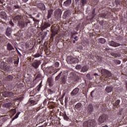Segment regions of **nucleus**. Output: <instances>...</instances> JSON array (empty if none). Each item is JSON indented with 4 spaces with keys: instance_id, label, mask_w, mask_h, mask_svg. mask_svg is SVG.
Wrapping results in <instances>:
<instances>
[{
    "instance_id": "5701e85b",
    "label": "nucleus",
    "mask_w": 127,
    "mask_h": 127,
    "mask_svg": "<svg viewBox=\"0 0 127 127\" xmlns=\"http://www.w3.org/2000/svg\"><path fill=\"white\" fill-rule=\"evenodd\" d=\"M98 42L99 43H101V44H104V43H106V39L104 38H100L98 39Z\"/></svg>"
},
{
    "instance_id": "680f3d73",
    "label": "nucleus",
    "mask_w": 127,
    "mask_h": 127,
    "mask_svg": "<svg viewBox=\"0 0 127 127\" xmlns=\"http://www.w3.org/2000/svg\"><path fill=\"white\" fill-rule=\"evenodd\" d=\"M56 35H54V34H51V38H53L54 36H55Z\"/></svg>"
},
{
    "instance_id": "6ab92c4d",
    "label": "nucleus",
    "mask_w": 127,
    "mask_h": 127,
    "mask_svg": "<svg viewBox=\"0 0 127 127\" xmlns=\"http://www.w3.org/2000/svg\"><path fill=\"white\" fill-rule=\"evenodd\" d=\"M72 3V0H66L64 2V6H69L70 4Z\"/></svg>"
},
{
    "instance_id": "c85d7f7f",
    "label": "nucleus",
    "mask_w": 127,
    "mask_h": 127,
    "mask_svg": "<svg viewBox=\"0 0 127 127\" xmlns=\"http://www.w3.org/2000/svg\"><path fill=\"white\" fill-rule=\"evenodd\" d=\"M63 117H64V120H65V121H68L69 120V117H68V116H67V114H66V112H65L63 114Z\"/></svg>"
},
{
    "instance_id": "a18cd8bd",
    "label": "nucleus",
    "mask_w": 127,
    "mask_h": 127,
    "mask_svg": "<svg viewBox=\"0 0 127 127\" xmlns=\"http://www.w3.org/2000/svg\"><path fill=\"white\" fill-rule=\"evenodd\" d=\"M6 32H11V29L10 28V27L7 28Z\"/></svg>"
},
{
    "instance_id": "338daca9",
    "label": "nucleus",
    "mask_w": 127,
    "mask_h": 127,
    "mask_svg": "<svg viewBox=\"0 0 127 127\" xmlns=\"http://www.w3.org/2000/svg\"><path fill=\"white\" fill-rule=\"evenodd\" d=\"M94 76H98L99 75L97 73H94Z\"/></svg>"
},
{
    "instance_id": "473e14b6",
    "label": "nucleus",
    "mask_w": 127,
    "mask_h": 127,
    "mask_svg": "<svg viewBox=\"0 0 127 127\" xmlns=\"http://www.w3.org/2000/svg\"><path fill=\"white\" fill-rule=\"evenodd\" d=\"M6 79L7 81H12V79H13V77L11 75H8Z\"/></svg>"
},
{
    "instance_id": "de8ad7c7",
    "label": "nucleus",
    "mask_w": 127,
    "mask_h": 127,
    "mask_svg": "<svg viewBox=\"0 0 127 127\" xmlns=\"http://www.w3.org/2000/svg\"><path fill=\"white\" fill-rule=\"evenodd\" d=\"M48 101V100H47V99H45V100H44V102H43V105H44V106H46Z\"/></svg>"
},
{
    "instance_id": "7ed1b4c3",
    "label": "nucleus",
    "mask_w": 127,
    "mask_h": 127,
    "mask_svg": "<svg viewBox=\"0 0 127 127\" xmlns=\"http://www.w3.org/2000/svg\"><path fill=\"white\" fill-rule=\"evenodd\" d=\"M66 62L68 64H74V63H78L79 62V59L77 58L68 56L66 58Z\"/></svg>"
},
{
    "instance_id": "72a5a7b5",
    "label": "nucleus",
    "mask_w": 127,
    "mask_h": 127,
    "mask_svg": "<svg viewBox=\"0 0 127 127\" xmlns=\"http://www.w3.org/2000/svg\"><path fill=\"white\" fill-rule=\"evenodd\" d=\"M33 56L35 57V58H38L41 56L42 57V56H41L39 53H36L35 55H34Z\"/></svg>"
},
{
    "instance_id": "f03ea898",
    "label": "nucleus",
    "mask_w": 127,
    "mask_h": 127,
    "mask_svg": "<svg viewBox=\"0 0 127 127\" xmlns=\"http://www.w3.org/2000/svg\"><path fill=\"white\" fill-rule=\"evenodd\" d=\"M99 71L101 73V75L104 76V77H108L109 78H111V77L112 76V73L110 71L105 68H100Z\"/></svg>"
},
{
    "instance_id": "603ef678",
    "label": "nucleus",
    "mask_w": 127,
    "mask_h": 127,
    "mask_svg": "<svg viewBox=\"0 0 127 127\" xmlns=\"http://www.w3.org/2000/svg\"><path fill=\"white\" fill-rule=\"evenodd\" d=\"M57 12H58V13H59V14H62V12L61 11V9H58L57 10Z\"/></svg>"
},
{
    "instance_id": "864d4df0",
    "label": "nucleus",
    "mask_w": 127,
    "mask_h": 127,
    "mask_svg": "<svg viewBox=\"0 0 127 127\" xmlns=\"http://www.w3.org/2000/svg\"><path fill=\"white\" fill-rule=\"evenodd\" d=\"M10 33H11L10 32H6V36H8V37L10 36Z\"/></svg>"
},
{
    "instance_id": "4468645a",
    "label": "nucleus",
    "mask_w": 127,
    "mask_h": 127,
    "mask_svg": "<svg viewBox=\"0 0 127 127\" xmlns=\"http://www.w3.org/2000/svg\"><path fill=\"white\" fill-rule=\"evenodd\" d=\"M71 15L70 13V11L67 10L64 12V14L63 16V19H66L68 17H69Z\"/></svg>"
},
{
    "instance_id": "5fc2aeb1",
    "label": "nucleus",
    "mask_w": 127,
    "mask_h": 127,
    "mask_svg": "<svg viewBox=\"0 0 127 127\" xmlns=\"http://www.w3.org/2000/svg\"><path fill=\"white\" fill-rule=\"evenodd\" d=\"M9 24L11 25V26H12L13 27V26H14V24L13 23V22H12V21H11L9 22Z\"/></svg>"
},
{
    "instance_id": "37998d69",
    "label": "nucleus",
    "mask_w": 127,
    "mask_h": 127,
    "mask_svg": "<svg viewBox=\"0 0 127 127\" xmlns=\"http://www.w3.org/2000/svg\"><path fill=\"white\" fill-rule=\"evenodd\" d=\"M30 23H31V21H30V20H27V21L25 22L26 26H27V25H28V24Z\"/></svg>"
},
{
    "instance_id": "b1692460",
    "label": "nucleus",
    "mask_w": 127,
    "mask_h": 127,
    "mask_svg": "<svg viewBox=\"0 0 127 127\" xmlns=\"http://www.w3.org/2000/svg\"><path fill=\"white\" fill-rule=\"evenodd\" d=\"M6 95H7L8 97H13V96H14V93H13V92H12L8 91L6 93Z\"/></svg>"
},
{
    "instance_id": "ddd939ff",
    "label": "nucleus",
    "mask_w": 127,
    "mask_h": 127,
    "mask_svg": "<svg viewBox=\"0 0 127 127\" xmlns=\"http://www.w3.org/2000/svg\"><path fill=\"white\" fill-rule=\"evenodd\" d=\"M18 26L20 28H24L25 26V22L23 21H19L18 22Z\"/></svg>"
},
{
    "instance_id": "8fccbe9b",
    "label": "nucleus",
    "mask_w": 127,
    "mask_h": 127,
    "mask_svg": "<svg viewBox=\"0 0 127 127\" xmlns=\"http://www.w3.org/2000/svg\"><path fill=\"white\" fill-rule=\"evenodd\" d=\"M115 63L116 64H121V61L117 60L115 61Z\"/></svg>"
},
{
    "instance_id": "c9c22d12",
    "label": "nucleus",
    "mask_w": 127,
    "mask_h": 127,
    "mask_svg": "<svg viewBox=\"0 0 127 127\" xmlns=\"http://www.w3.org/2000/svg\"><path fill=\"white\" fill-rule=\"evenodd\" d=\"M42 82H41L39 84L38 86V91H40V89H41V87H42Z\"/></svg>"
},
{
    "instance_id": "6e6552de",
    "label": "nucleus",
    "mask_w": 127,
    "mask_h": 127,
    "mask_svg": "<svg viewBox=\"0 0 127 127\" xmlns=\"http://www.w3.org/2000/svg\"><path fill=\"white\" fill-rule=\"evenodd\" d=\"M41 64L40 61H35L32 64V66L35 68V69H37L39 67V65Z\"/></svg>"
},
{
    "instance_id": "9d476101",
    "label": "nucleus",
    "mask_w": 127,
    "mask_h": 127,
    "mask_svg": "<svg viewBox=\"0 0 127 127\" xmlns=\"http://www.w3.org/2000/svg\"><path fill=\"white\" fill-rule=\"evenodd\" d=\"M13 105V103L12 102H8L4 103L2 105L3 108H6V109H9V108H11Z\"/></svg>"
},
{
    "instance_id": "412c9836",
    "label": "nucleus",
    "mask_w": 127,
    "mask_h": 127,
    "mask_svg": "<svg viewBox=\"0 0 127 127\" xmlns=\"http://www.w3.org/2000/svg\"><path fill=\"white\" fill-rule=\"evenodd\" d=\"M19 115H20V112H17V114L15 115V116L12 118L10 121V123H12V122H13L14 120H16V119H17Z\"/></svg>"
},
{
    "instance_id": "13d9d810",
    "label": "nucleus",
    "mask_w": 127,
    "mask_h": 127,
    "mask_svg": "<svg viewBox=\"0 0 127 127\" xmlns=\"http://www.w3.org/2000/svg\"><path fill=\"white\" fill-rule=\"evenodd\" d=\"M112 55L114 56L115 57H117V56H118L117 54L115 53H112Z\"/></svg>"
},
{
    "instance_id": "052dcab7",
    "label": "nucleus",
    "mask_w": 127,
    "mask_h": 127,
    "mask_svg": "<svg viewBox=\"0 0 127 127\" xmlns=\"http://www.w3.org/2000/svg\"><path fill=\"white\" fill-rule=\"evenodd\" d=\"M77 38H78V37L77 36H76L74 38V40H75V41H77V40H78V39H77Z\"/></svg>"
},
{
    "instance_id": "e433bc0d",
    "label": "nucleus",
    "mask_w": 127,
    "mask_h": 127,
    "mask_svg": "<svg viewBox=\"0 0 127 127\" xmlns=\"http://www.w3.org/2000/svg\"><path fill=\"white\" fill-rule=\"evenodd\" d=\"M115 2L116 5H121V0H116Z\"/></svg>"
},
{
    "instance_id": "09e8293b",
    "label": "nucleus",
    "mask_w": 127,
    "mask_h": 127,
    "mask_svg": "<svg viewBox=\"0 0 127 127\" xmlns=\"http://www.w3.org/2000/svg\"><path fill=\"white\" fill-rule=\"evenodd\" d=\"M75 68H76V69H77V70H79V69H81V65L78 64V65H76V67H75Z\"/></svg>"
},
{
    "instance_id": "4c0bfd02",
    "label": "nucleus",
    "mask_w": 127,
    "mask_h": 127,
    "mask_svg": "<svg viewBox=\"0 0 127 127\" xmlns=\"http://www.w3.org/2000/svg\"><path fill=\"white\" fill-rule=\"evenodd\" d=\"M18 63H19V58H18L16 61L14 62L15 65H18Z\"/></svg>"
},
{
    "instance_id": "39448f33",
    "label": "nucleus",
    "mask_w": 127,
    "mask_h": 127,
    "mask_svg": "<svg viewBox=\"0 0 127 127\" xmlns=\"http://www.w3.org/2000/svg\"><path fill=\"white\" fill-rule=\"evenodd\" d=\"M85 110L88 114H91L94 110V107H93V105L90 104L86 106Z\"/></svg>"
},
{
    "instance_id": "2f4dec72",
    "label": "nucleus",
    "mask_w": 127,
    "mask_h": 127,
    "mask_svg": "<svg viewBox=\"0 0 127 127\" xmlns=\"http://www.w3.org/2000/svg\"><path fill=\"white\" fill-rule=\"evenodd\" d=\"M80 2L82 3V5L84 6V5L87 4V0H80Z\"/></svg>"
},
{
    "instance_id": "bb28decb",
    "label": "nucleus",
    "mask_w": 127,
    "mask_h": 127,
    "mask_svg": "<svg viewBox=\"0 0 127 127\" xmlns=\"http://www.w3.org/2000/svg\"><path fill=\"white\" fill-rule=\"evenodd\" d=\"M88 71V67L86 66H84L81 69V72L85 73V72H87Z\"/></svg>"
},
{
    "instance_id": "ea45409f",
    "label": "nucleus",
    "mask_w": 127,
    "mask_h": 127,
    "mask_svg": "<svg viewBox=\"0 0 127 127\" xmlns=\"http://www.w3.org/2000/svg\"><path fill=\"white\" fill-rule=\"evenodd\" d=\"M47 82L49 84H51V83H52V78H51V77H49L48 78Z\"/></svg>"
},
{
    "instance_id": "69168bd1",
    "label": "nucleus",
    "mask_w": 127,
    "mask_h": 127,
    "mask_svg": "<svg viewBox=\"0 0 127 127\" xmlns=\"http://www.w3.org/2000/svg\"><path fill=\"white\" fill-rule=\"evenodd\" d=\"M125 85H126V87H127V81H125Z\"/></svg>"
},
{
    "instance_id": "7c9ffc66",
    "label": "nucleus",
    "mask_w": 127,
    "mask_h": 127,
    "mask_svg": "<svg viewBox=\"0 0 127 127\" xmlns=\"http://www.w3.org/2000/svg\"><path fill=\"white\" fill-rule=\"evenodd\" d=\"M96 9L95 8H93L92 11V18H94V17H95V16H96Z\"/></svg>"
},
{
    "instance_id": "dca6fc26",
    "label": "nucleus",
    "mask_w": 127,
    "mask_h": 127,
    "mask_svg": "<svg viewBox=\"0 0 127 127\" xmlns=\"http://www.w3.org/2000/svg\"><path fill=\"white\" fill-rule=\"evenodd\" d=\"M6 13L4 11H2L0 13V17L2 19H6Z\"/></svg>"
},
{
    "instance_id": "cd10ccee",
    "label": "nucleus",
    "mask_w": 127,
    "mask_h": 127,
    "mask_svg": "<svg viewBox=\"0 0 127 127\" xmlns=\"http://www.w3.org/2000/svg\"><path fill=\"white\" fill-rule=\"evenodd\" d=\"M62 71H61V72L56 77L55 80L56 81H58L59 79H60V77H61V75H62Z\"/></svg>"
},
{
    "instance_id": "3c124183",
    "label": "nucleus",
    "mask_w": 127,
    "mask_h": 127,
    "mask_svg": "<svg viewBox=\"0 0 127 127\" xmlns=\"http://www.w3.org/2000/svg\"><path fill=\"white\" fill-rule=\"evenodd\" d=\"M12 112L14 115H15L16 114V109H12Z\"/></svg>"
},
{
    "instance_id": "4be33fe9",
    "label": "nucleus",
    "mask_w": 127,
    "mask_h": 127,
    "mask_svg": "<svg viewBox=\"0 0 127 127\" xmlns=\"http://www.w3.org/2000/svg\"><path fill=\"white\" fill-rule=\"evenodd\" d=\"M13 19L15 21H18V22L19 21H20V19H21V17H20V15H17L14 17Z\"/></svg>"
},
{
    "instance_id": "423d86ee",
    "label": "nucleus",
    "mask_w": 127,
    "mask_h": 127,
    "mask_svg": "<svg viewBox=\"0 0 127 127\" xmlns=\"http://www.w3.org/2000/svg\"><path fill=\"white\" fill-rule=\"evenodd\" d=\"M38 98H36L30 99L28 101V103L29 105H31V106H34V105H36L37 103H38Z\"/></svg>"
},
{
    "instance_id": "393cba45",
    "label": "nucleus",
    "mask_w": 127,
    "mask_h": 127,
    "mask_svg": "<svg viewBox=\"0 0 127 127\" xmlns=\"http://www.w3.org/2000/svg\"><path fill=\"white\" fill-rule=\"evenodd\" d=\"M52 34H54V35H56L57 33H58V30L56 29H51Z\"/></svg>"
},
{
    "instance_id": "c756f323",
    "label": "nucleus",
    "mask_w": 127,
    "mask_h": 127,
    "mask_svg": "<svg viewBox=\"0 0 127 127\" xmlns=\"http://www.w3.org/2000/svg\"><path fill=\"white\" fill-rule=\"evenodd\" d=\"M29 18H31V19H33V21H34V22H38V20H37V19L34 18V17H33V16H32V15H29Z\"/></svg>"
},
{
    "instance_id": "1a4fd4ad",
    "label": "nucleus",
    "mask_w": 127,
    "mask_h": 127,
    "mask_svg": "<svg viewBox=\"0 0 127 127\" xmlns=\"http://www.w3.org/2000/svg\"><path fill=\"white\" fill-rule=\"evenodd\" d=\"M113 90H114V86L112 85H108L105 88L106 92L108 93H112Z\"/></svg>"
},
{
    "instance_id": "f704fd0d",
    "label": "nucleus",
    "mask_w": 127,
    "mask_h": 127,
    "mask_svg": "<svg viewBox=\"0 0 127 127\" xmlns=\"http://www.w3.org/2000/svg\"><path fill=\"white\" fill-rule=\"evenodd\" d=\"M7 62H8V63H12V62H13V60L12 59V58H9L7 59Z\"/></svg>"
},
{
    "instance_id": "c03bdc74",
    "label": "nucleus",
    "mask_w": 127,
    "mask_h": 127,
    "mask_svg": "<svg viewBox=\"0 0 127 127\" xmlns=\"http://www.w3.org/2000/svg\"><path fill=\"white\" fill-rule=\"evenodd\" d=\"M86 77H87V79H88V80H92V78L90 76V74L89 73H88L86 75Z\"/></svg>"
},
{
    "instance_id": "774afa93",
    "label": "nucleus",
    "mask_w": 127,
    "mask_h": 127,
    "mask_svg": "<svg viewBox=\"0 0 127 127\" xmlns=\"http://www.w3.org/2000/svg\"><path fill=\"white\" fill-rule=\"evenodd\" d=\"M75 0L76 2V3H77V2H79V0Z\"/></svg>"
},
{
    "instance_id": "9b49d317",
    "label": "nucleus",
    "mask_w": 127,
    "mask_h": 127,
    "mask_svg": "<svg viewBox=\"0 0 127 127\" xmlns=\"http://www.w3.org/2000/svg\"><path fill=\"white\" fill-rule=\"evenodd\" d=\"M79 91H80V89L78 88H74L70 93L71 96L74 97V96H75L79 93Z\"/></svg>"
},
{
    "instance_id": "f8f14e48",
    "label": "nucleus",
    "mask_w": 127,
    "mask_h": 127,
    "mask_svg": "<svg viewBox=\"0 0 127 127\" xmlns=\"http://www.w3.org/2000/svg\"><path fill=\"white\" fill-rule=\"evenodd\" d=\"M108 44L109 45H110V46H112L113 47H118V46H120V45H121L120 44L116 43L113 41H111V42H109Z\"/></svg>"
},
{
    "instance_id": "6e6d98bb",
    "label": "nucleus",
    "mask_w": 127,
    "mask_h": 127,
    "mask_svg": "<svg viewBox=\"0 0 127 127\" xmlns=\"http://www.w3.org/2000/svg\"><path fill=\"white\" fill-rule=\"evenodd\" d=\"M95 93V90H93L91 91V96L92 97V98H93L94 97V95H93V93Z\"/></svg>"
},
{
    "instance_id": "79ce46f5",
    "label": "nucleus",
    "mask_w": 127,
    "mask_h": 127,
    "mask_svg": "<svg viewBox=\"0 0 127 127\" xmlns=\"http://www.w3.org/2000/svg\"><path fill=\"white\" fill-rule=\"evenodd\" d=\"M14 7L17 9H20L21 8V7L18 5H14Z\"/></svg>"
},
{
    "instance_id": "bf43d9fd",
    "label": "nucleus",
    "mask_w": 127,
    "mask_h": 127,
    "mask_svg": "<svg viewBox=\"0 0 127 127\" xmlns=\"http://www.w3.org/2000/svg\"><path fill=\"white\" fill-rule=\"evenodd\" d=\"M16 50L17 52H18V54L20 55V56H21V53H20V52H19V51H18L17 48H16Z\"/></svg>"
},
{
    "instance_id": "20e7f679",
    "label": "nucleus",
    "mask_w": 127,
    "mask_h": 127,
    "mask_svg": "<svg viewBox=\"0 0 127 127\" xmlns=\"http://www.w3.org/2000/svg\"><path fill=\"white\" fill-rule=\"evenodd\" d=\"M107 121H108L107 116L106 115H102L98 119V124L99 125H102V124L107 123Z\"/></svg>"
},
{
    "instance_id": "0eeeda50",
    "label": "nucleus",
    "mask_w": 127,
    "mask_h": 127,
    "mask_svg": "<svg viewBox=\"0 0 127 127\" xmlns=\"http://www.w3.org/2000/svg\"><path fill=\"white\" fill-rule=\"evenodd\" d=\"M37 7L42 11H44L45 10V9H46L45 4H44V3H39L37 4Z\"/></svg>"
},
{
    "instance_id": "58836bf2",
    "label": "nucleus",
    "mask_w": 127,
    "mask_h": 127,
    "mask_svg": "<svg viewBox=\"0 0 127 127\" xmlns=\"http://www.w3.org/2000/svg\"><path fill=\"white\" fill-rule=\"evenodd\" d=\"M101 17H102V18H107L108 17H107V15L106 14V13H103L101 15Z\"/></svg>"
},
{
    "instance_id": "49530a36",
    "label": "nucleus",
    "mask_w": 127,
    "mask_h": 127,
    "mask_svg": "<svg viewBox=\"0 0 127 127\" xmlns=\"http://www.w3.org/2000/svg\"><path fill=\"white\" fill-rule=\"evenodd\" d=\"M62 83H63V84L66 83V79H65V77H63L62 78Z\"/></svg>"
},
{
    "instance_id": "2eb2a0df",
    "label": "nucleus",
    "mask_w": 127,
    "mask_h": 127,
    "mask_svg": "<svg viewBox=\"0 0 127 127\" xmlns=\"http://www.w3.org/2000/svg\"><path fill=\"white\" fill-rule=\"evenodd\" d=\"M53 9H50L48 10V15L47 19H49V18H51V16H52V14H53Z\"/></svg>"
},
{
    "instance_id": "aec40b11",
    "label": "nucleus",
    "mask_w": 127,
    "mask_h": 127,
    "mask_svg": "<svg viewBox=\"0 0 127 127\" xmlns=\"http://www.w3.org/2000/svg\"><path fill=\"white\" fill-rule=\"evenodd\" d=\"M51 25L50 23L49 22H45L44 25L42 26L43 29H45L47 28V27H50V26Z\"/></svg>"
},
{
    "instance_id": "0e129e2a",
    "label": "nucleus",
    "mask_w": 127,
    "mask_h": 127,
    "mask_svg": "<svg viewBox=\"0 0 127 127\" xmlns=\"http://www.w3.org/2000/svg\"><path fill=\"white\" fill-rule=\"evenodd\" d=\"M3 120H4V121H6V120H7V117H6V118H3Z\"/></svg>"
},
{
    "instance_id": "a211bd4d",
    "label": "nucleus",
    "mask_w": 127,
    "mask_h": 127,
    "mask_svg": "<svg viewBox=\"0 0 127 127\" xmlns=\"http://www.w3.org/2000/svg\"><path fill=\"white\" fill-rule=\"evenodd\" d=\"M7 50H8V51H11V50H14V48H13V46L11 45V44L8 43L7 44Z\"/></svg>"
},
{
    "instance_id": "f257e3e1",
    "label": "nucleus",
    "mask_w": 127,
    "mask_h": 127,
    "mask_svg": "<svg viewBox=\"0 0 127 127\" xmlns=\"http://www.w3.org/2000/svg\"><path fill=\"white\" fill-rule=\"evenodd\" d=\"M97 123L94 120H88L83 123V127H95Z\"/></svg>"
},
{
    "instance_id": "f3484780",
    "label": "nucleus",
    "mask_w": 127,
    "mask_h": 127,
    "mask_svg": "<svg viewBox=\"0 0 127 127\" xmlns=\"http://www.w3.org/2000/svg\"><path fill=\"white\" fill-rule=\"evenodd\" d=\"M75 109L77 111H81V109H82V103H78L75 105Z\"/></svg>"
},
{
    "instance_id": "4d7b16f0",
    "label": "nucleus",
    "mask_w": 127,
    "mask_h": 127,
    "mask_svg": "<svg viewBox=\"0 0 127 127\" xmlns=\"http://www.w3.org/2000/svg\"><path fill=\"white\" fill-rule=\"evenodd\" d=\"M25 47L26 48H28V47H29V44L28 43H26Z\"/></svg>"
},
{
    "instance_id": "a19ab883",
    "label": "nucleus",
    "mask_w": 127,
    "mask_h": 127,
    "mask_svg": "<svg viewBox=\"0 0 127 127\" xmlns=\"http://www.w3.org/2000/svg\"><path fill=\"white\" fill-rule=\"evenodd\" d=\"M59 62H56L55 63V66L56 67V68H58V67H59Z\"/></svg>"
},
{
    "instance_id": "e2e57ef3",
    "label": "nucleus",
    "mask_w": 127,
    "mask_h": 127,
    "mask_svg": "<svg viewBox=\"0 0 127 127\" xmlns=\"http://www.w3.org/2000/svg\"><path fill=\"white\" fill-rule=\"evenodd\" d=\"M28 0H22V1H23L24 2H27V1Z\"/></svg>"
},
{
    "instance_id": "a878e982",
    "label": "nucleus",
    "mask_w": 127,
    "mask_h": 127,
    "mask_svg": "<svg viewBox=\"0 0 127 127\" xmlns=\"http://www.w3.org/2000/svg\"><path fill=\"white\" fill-rule=\"evenodd\" d=\"M120 103H121V100H120L119 99L117 100L115 103H114V106L115 107V108H117V107H118V106H119L120 105Z\"/></svg>"
}]
</instances>
